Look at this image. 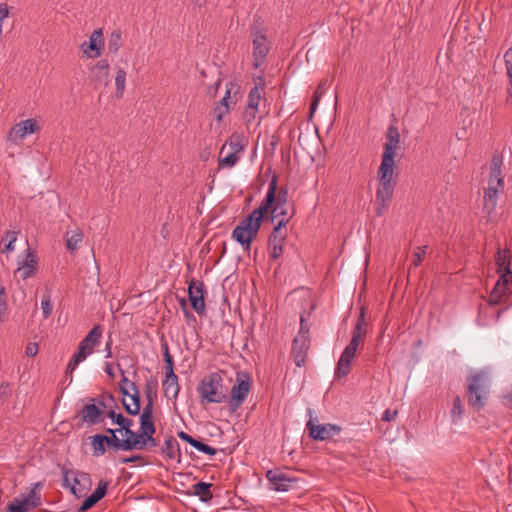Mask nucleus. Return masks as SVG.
<instances>
[{"label":"nucleus","instance_id":"6e6552de","mask_svg":"<svg viewBox=\"0 0 512 512\" xmlns=\"http://www.w3.org/2000/svg\"><path fill=\"white\" fill-rule=\"evenodd\" d=\"M278 177L274 175L269 183L268 191L265 198L263 199L260 206H264L268 201V208H265V215L269 212V209L275 205L285 206L288 201V187L282 186L278 189L277 186Z\"/></svg>","mask_w":512,"mask_h":512},{"label":"nucleus","instance_id":"412c9836","mask_svg":"<svg viewBox=\"0 0 512 512\" xmlns=\"http://www.w3.org/2000/svg\"><path fill=\"white\" fill-rule=\"evenodd\" d=\"M130 389L132 393H129L128 396L131 398L132 404L127 403L125 398H123L122 405L129 415L135 416L140 413V391L134 382L130 383Z\"/></svg>","mask_w":512,"mask_h":512},{"label":"nucleus","instance_id":"4468645a","mask_svg":"<svg viewBox=\"0 0 512 512\" xmlns=\"http://www.w3.org/2000/svg\"><path fill=\"white\" fill-rule=\"evenodd\" d=\"M95 402V398H89V403L84 405L80 411L79 415L82 424L87 423L89 425H94L103 422L105 412L97 406Z\"/></svg>","mask_w":512,"mask_h":512},{"label":"nucleus","instance_id":"2f4dec72","mask_svg":"<svg viewBox=\"0 0 512 512\" xmlns=\"http://www.w3.org/2000/svg\"><path fill=\"white\" fill-rule=\"evenodd\" d=\"M94 457L103 456L106 453V442L103 434H95L90 437Z\"/></svg>","mask_w":512,"mask_h":512},{"label":"nucleus","instance_id":"c756f323","mask_svg":"<svg viewBox=\"0 0 512 512\" xmlns=\"http://www.w3.org/2000/svg\"><path fill=\"white\" fill-rule=\"evenodd\" d=\"M104 441L106 442V446L114 451H128L127 448L131 447L132 444V442H130L129 440L120 439L116 435H104Z\"/></svg>","mask_w":512,"mask_h":512},{"label":"nucleus","instance_id":"3c124183","mask_svg":"<svg viewBox=\"0 0 512 512\" xmlns=\"http://www.w3.org/2000/svg\"><path fill=\"white\" fill-rule=\"evenodd\" d=\"M83 234L81 232H75L66 240V247L68 250L74 251L78 248V244L82 241Z\"/></svg>","mask_w":512,"mask_h":512},{"label":"nucleus","instance_id":"a878e982","mask_svg":"<svg viewBox=\"0 0 512 512\" xmlns=\"http://www.w3.org/2000/svg\"><path fill=\"white\" fill-rule=\"evenodd\" d=\"M212 484L206 482H197L192 486L193 495L199 497L202 502H209L213 498V494L210 490Z\"/></svg>","mask_w":512,"mask_h":512},{"label":"nucleus","instance_id":"a18cd8bd","mask_svg":"<svg viewBox=\"0 0 512 512\" xmlns=\"http://www.w3.org/2000/svg\"><path fill=\"white\" fill-rule=\"evenodd\" d=\"M126 72L124 69L119 68L116 72L115 85L116 91L119 96H122L125 90Z\"/></svg>","mask_w":512,"mask_h":512},{"label":"nucleus","instance_id":"9d476101","mask_svg":"<svg viewBox=\"0 0 512 512\" xmlns=\"http://www.w3.org/2000/svg\"><path fill=\"white\" fill-rule=\"evenodd\" d=\"M206 294L205 286L202 281L191 280L188 285V297L192 308L195 312L203 316L205 315V301L204 295Z\"/></svg>","mask_w":512,"mask_h":512},{"label":"nucleus","instance_id":"69168bd1","mask_svg":"<svg viewBox=\"0 0 512 512\" xmlns=\"http://www.w3.org/2000/svg\"><path fill=\"white\" fill-rule=\"evenodd\" d=\"M290 219L291 217L280 218L277 224L273 227L272 231H274V233L287 232L286 226L289 223Z\"/></svg>","mask_w":512,"mask_h":512},{"label":"nucleus","instance_id":"864d4df0","mask_svg":"<svg viewBox=\"0 0 512 512\" xmlns=\"http://www.w3.org/2000/svg\"><path fill=\"white\" fill-rule=\"evenodd\" d=\"M193 447L195 449H197L198 451L205 453L207 455H210V456H214L217 454V450L215 448H213V447L207 445L206 443H204L200 440H197V439L194 442Z\"/></svg>","mask_w":512,"mask_h":512},{"label":"nucleus","instance_id":"de8ad7c7","mask_svg":"<svg viewBox=\"0 0 512 512\" xmlns=\"http://www.w3.org/2000/svg\"><path fill=\"white\" fill-rule=\"evenodd\" d=\"M140 420V434L150 435L155 434L156 426L153 419H139Z\"/></svg>","mask_w":512,"mask_h":512},{"label":"nucleus","instance_id":"c85d7f7f","mask_svg":"<svg viewBox=\"0 0 512 512\" xmlns=\"http://www.w3.org/2000/svg\"><path fill=\"white\" fill-rule=\"evenodd\" d=\"M495 263L497 266V272L501 275L502 273H506V270H511L510 268V254L508 250L498 249L495 256Z\"/></svg>","mask_w":512,"mask_h":512},{"label":"nucleus","instance_id":"052dcab7","mask_svg":"<svg viewBox=\"0 0 512 512\" xmlns=\"http://www.w3.org/2000/svg\"><path fill=\"white\" fill-rule=\"evenodd\" d=\"M504 59H505L507 76L509 78V84L512 85V49H508L505 52Z\"/></svg>","mask_w":512,"mask_h":512},{"label":"nucleus","instance_id":"20e7f679","mask_svg":"<svg viewBox=\"0 0 512 512\" xmlns=\"http://www.w3.org/2000/svg\"><path fill=\"white\" fill-rule=\"evenodd\" d=\"M466 392L469 405L476 410L484 407V398L488 392V386L482 373H477L468 378Z\"/></svg>","mask_w":512,"mask_h":512},{"label":"nucleus","instance_id":"37998d69","mask_svg":"<svg viewBox=\"0 0 512 512\" xmlns=\"http://www.w3.org/2000/svg\"><path fill=\"white\" fill-rule=\"evenodd\" d=\"M269 212H270V216H267V217L265 216V219L268 221H271V222H273L275 219H277L279 217L280 218L289 217L288 211L285 208V206L275 205L269 209Z\"/></svg>","mask_w":512,"mask_h":512},{"label":"nucleus","instance_id":"774afa93","mask_svg":"<svg viewBox=\"0 0 512 512\" xmlns=\"http://www.w3.org/2000/svg\"><path fill=\"white\" fill-rule=\"evenodd\" d=\"M62 474H63V484L62 486L64 488H68L71 491V486L73 484V478H70L71 471L66 469L65 467H62Z\"/></svg>","mask_w":512,"mask_h":512},{"label":"nucleus","instance_id":"0e129e2a","mask_svg":"<svg viewBox=\"0 0 512 512\" xmlns=\"http://www.w3.org/2000/svg\"><path fill=\"white\" fill-rule=\"evenodd\" d=\"M7 310V303H6V291L5 287L0 286V319L3 318Z\"/></svg>","mask_w":512,"mask_h":512},{"label":"nucleus","instance_id":"9b49d317","mask_svg":"<svg viewBox=\"0 0 512 512\" xmlns=\"http://www.w3.org/2000/svg\"><path fill=\"white\" fill-rule=\"evenodd\" d=\"M266 478L270 483L273 490L279 492L288 491L292 484L297 482V479L289 476L287 473L280 469H271L266 472Z\"/></svg>","mask_w":512,"mask_h":512},{"label":"nucleus","instance_id":"09e8293b","mask_svg":"<svg viewBox=\"0 0 512 512\" xmlns=\"http://www.w3.org/2000/svg\"><path fill=\"white\" fill-rule=\"evenodd\" d=\"M163 356L165 362V372L174 371V361L173 357L169 352V346L166 341L162 343Z\"/></svg>","mask_w":512,"mask_h":512},{"label":"nucleus","instance_id":"4c0bfd02","mask_svg":"<svg viewBox=\"0 0 512 512\" xmlns=\"http://www.w3.org/2000/svg\"><path fill=\"white\" fill-rule=\"evenodd\" d=\"M132 426L133 425H128L127 427H124L122 429V431L124 432V435L126 437L124 440H129L130 442H132L131 447L127 448L128 451L137 449L138 444L140 443V438H141L140 433H136L131 429Z\"/></svg>","mask_w":512,"mask_h":512},{"label":"nucleus","instance_id":"bf43d9fd","mask_svg":"<svg viewBox=\"0 0 512 512\" xmlns=\"http://www.w3.org/2000/svg\"><path fill=\"white\" fill-rule=\"evenodd\" d=\"M153 412L154 400H147V403L140 414V419H153Z\"/></svg>","mask_w":512,"mask_h":512},{"label":"nucleus","instance_id":"aec40b11","mask_svg":"<svg viewBox=\"0 0 512 512\" xmlns=\"http://www.w3.org/2000/svg\"><path fill=\"white\" fill-rule=\"evenodd\" d=\"M108 485L109 483L107 481L100 480L94 492L86 497V499L82 502L78 508V512H86L95 506L106 495Z\"/></svg>","mask_w":512,"mask_h":512},{"label":"nucleus","instance_id":"a211bd4d","mask_svg":"<svg viewBox=\"0 0 512 512\" xmlns=\"http://www.w3.org/2000/svg\"><path fill=\"white\" fill-rule=\"evenodd\" d=\"M352 369V340L345 347L335 369V381L345 378Z\"/></svg>","mask_w":512,"mask_h":512},{"label":"nucleus","instance_id":"473e14b6","mask_svg":"<svg viewBox=\"0 0 512 512\" xmlns=\"http://www.w3.org/2000/svg\"><path fill=\"white\" fill-rule=\"evenodd\" d=\"M260 82L257 83L249 92L248 105L251 108H257L261 100V90L264 88V82L262 78H259Z\"/></svg>","mask_w":512,"mask_h":512},{"label":"nucleus","instance_id":"6e6d98bb","mask_svg":"<svg viewBox=\"0 0 512 512\" xmlns=\"http://www.w3.org/2000/svg\"><path fill=\"white\" fill-rule=\"evenodd\" d=\"M157 444L158 443H157V441L154 438V434L141 435L140 443L138 444L137 449L141 450V449H144L147 446L155 447V446H157Z\"/></svg>","mask_w":512,"mask_h":512},{"label":"nucleus","instance_id":"58836bf2","mask_svg":"<svg viewBox=\"0 0 512 512\" xmlns=\"http://www.w3.org/2000/svg\"><path fill=\"white\" fill-rule=\"evenodd\" d=\"M30 509L27 501L21 500L19 497L14 498L6 506V512H29Z\"/></svg>","mask_w":512,"mask_h":512},{"label":"nucleus","instance_id":"c9c22d12","mask_svg":"<svg viewBox=\"0 0 512 512\" xmlns=\"http://www.w3.org/2000/svg\"><path fill=\"white\" fill-rule=\"evenodd\" d=\"M161 450L169 459H175L177 452L179 453L180 451L177 440L172 436L165 440Z\"/></svg>","mask_w":512,"mask_h":512},{"label":"nucleus","instance_id":"72a5a7b5","mask_svg":"<svg viewBox=\"0 0 512 512\" xmlns=\"http://www.w3.org/2000/svg\"><path fill=\"white\" fill-rule=\"evenodd\" d=\"M328 86H329V81L327 79L322 81L321 83H319V85L317 86V88L313 94L312 101L310 103V107H309L310 116H312L313 113L315 112V110L317 109V106L321 100V97L325 93Z\"/></svg>","mask_w":512,"mask_h":512},{"label":"nucleus","instance_id":"cd10ccee","mask_svg":"<svg viewBox=\"0 0 512 512\" xmlns=\"http://www.w3.org/2000/svg\"><path fill=\"white\" fill-rule=\"evenodd\" d=\"M106 416L109 417L113 424H116L119 426L118 431L122 432V429L124 427H127L128 425H134V422L132 419L123 416L121 413H117L114 409V407H110L108 411L106 412Z\"/></svg>","mask_w":512,"mask_h":512},{"label":"nucleus","instance_id":"f704fd0d","mask_svg":"<svg viewBox=\"0 0 512 512\" xmlns=\"http://www.w3.org/2000/svg\"><path fill=\"white\" fill-rule=\"evenodd\" d=\"M512 283V270H506V273H502L496 282L493 289L498 288V293L501 296H505L508 291L509 284Z\"/></svg>","mask_w":512,"mask_h":512},{"label":"nucleus","instance_id":"e2e57ef3","mask_svg":"<svg viewBox=\"0 0 512 512\" xmlns=\"http://www.w3.org/2000/svg\"><path fill=\"white\" fill-rule=\"evenodd\" d=\"M106 399H108L109 401L113 402L115 404V398L114 396L107 392V393H104L102 394L99 398L96 399V402L98 403L97 406H99L101 409H106L107 408V404H106Z\"/></svg>","mask_w":512,"mask_h":512},{"label":"nucleus","instance_id":"2eb2a0df","mask_svg":"<svg viewBox=\"0 0 512 512\" xmlns=\"http://www.w3.org/2000/svg\"><path fill=\"white\" fill-rule=\"evenodd\" d=\"M71 475L73 476L71 493L75 495L76 498L85 497L92 485L90 475L85 472L73 470H71Z\"/></svg>","mask_w":512,"mask_h":512},{"label":"nucleus","instance_id":"dca6fc26","mask_svg":"<svg viewBox=\"0 0 512 512\" xmlns=\"http://www.w3.org/2000/svg\"><path fill=\"white\" fill-rule=\"evenodd\" d=\"M310 347V339L305 340L302 335H297L292 342L291 355L297 367L304 366L307 352Z\"/></svg>","mask_w":512,"mask_h":512},{"label":"nucleus","instance_id":"423d86ee","mask_svg":"<svg viewBox=\"0 0 512 512\" xmlns=\"http://www.w3.org/2000/svg\"><path fill=\"white\" fill-rule=\"evenodd\" d=\"M379 175V182L380 185L378 187L377 193H376V201H377V208L376 213L378 216H381L384 214L386 209L388 208L390 201L393 196V192L396 186V181L394 179L393 175H385L384 174H378Z\"/></svg>","mask_w":512,"mask_h":512},{"label":"nucleus","instance_id":"13d9d810","mask_svg":"<svg viewBox=\"0 0 512 512\" xmlns=\"http://www.w3.org/2000/svg\"><path fill=\"white\" fill-rule=\"evenodd\" d=\"M427 248H428L427 246H419L413 252V257H414L413 265L415 267L419 266L422 263L423 258L426 254Z\"/></svg>","mask_w":512,"mask_h":512},{"label":"nucleus","instance_id":"f8f14e48","mask_svg":"<svg viewBox=\"0 0 512 512\" xmlns=\"http://www.w3.org/2000/svg\"><path fill=\"white\" fill-rule=\"evenodd\" d=\"M40 129L35 119H26L15 124L8 134V139L14 143L23 140L26 135L38 132Z\"/></svg>","mask_w":512,"mask_h":512},{"label":"nucleus","instance_id":"e433bc0d","mask_svg":"<svg viewBox=\"0 0 512 512\" xmlns=\"http://www.w3.org/2000/svg\"><path fill=\"white\" fill-rule=\"evenodd\" d=\"M122 46V32L120 29L114 30L108 40V51L116 54Z\"/></svg>","mask_w":512,"mask_h":512},{"label":"nucleus","instance_id":"7ed1b4c3","mask_svg":"<svg viewBox=\"0 0 512 512\" xmlns=\"http://www.w3.org/2000/svg\"><path fill=\"white\" fill-rule=\"evenodd\" d=\"M387 142L385 143L382 162L378 174L394 176V157L400 141V134L396 126H389L387 131Z\"/></svg>","mask_w":512,"mask_h":512},{"label":"nucleus","instance_id":"680f3d73","mask_svg":"<svg viewBox=\"0 0 512 512\" xmlns=\"http://www.w3.org/2000/svg\"><path fill=\"white\" fill-rule=\"evenodd\" d=\"M307 318L304 314L300 316V329L297 335H302L305 340L310 339L309 326L306 323Z\"/></svg>","mask_w":512,"mask_h":512},{"label":"nucleus","instance_id":"8fccbe9b","mask_svg":"<svg viewBox=\"0 0 512 512\" xmlns=\"http://www.w3.org/2000/svg\"><path fill=\"white\" fill-rule=\"evenodd\" d=\"M239 158V154L230 151L226 156L219 159V166L233 167Z\"/></svg>","mask_w":512,"mask_h":512},{"label":"nucleus","instance_id":"79ce46f5","mask_svg":"<svg viewBox=\"0 0 512 512\" xmlns=\"http://www.w3.org/2000/svg\"><path fill=\"white\" fill-rule=\"evenodd\" d=\"M451 418L453 423H457L464 414V407L460 396H456L453 400V406L451 409Z\"/></svg>","mask_w":512,"mask_h":512},{"label":"nucleus","instance_id":"7c9ffc66","mask_svg":"<svg viewBox=\"0 0 512 512\" xmlns=\"http://www.w3.org/2000/svg\"><path fill=\"white\" fill-rule=\"evenodd\" d=\"M86 358H87V355L83 351V348H78V350L74 353V355L70 359V361L67 365V368H66V375L70 377V382L72 381V374H73L74 370Z\"/></svg>","mask_w":512,"mask_h":512},{"label":"nucleus","instance_id":"39448f33","mask_svg":"<svg viewBox=\"0 0 512 512\" xmlns=\"http://www.w3.org/2000/svg\"><path fill=\"white\" fill-rule=\"evenodd\" d=\"M251 378L248 373H237L236 381L231 388L228 399V407L231 412H235L242 406L251 389Z\"/></svg>","mask_w":512,"mask_h":512},{"label":"nucleus","instance_id":"ea45409f","mask_svg":"<svg viewBox=\"0 0 512 512\" xmlns=\"http://www.w3.org/2000/svg\"><path fill=\"white\" fill-rule=\"evenodd\" d=\"M41 309L44 319H48L53 311L51 292L49 290H45V292L42 294Z\"/></svg>","mask_w":512,"mask_h":512},{"label":"nucleus","instance_id":"4d7b16f0","mask_svg":"<svg viewBox=\"0 0 512 512\" xmlns=\"http://www.w3.org/2000/svg\"><path fill=\"white\" fill-rule=\"evenodd\" d=\"M6 239L8 240V243L1 248V252H12L14 250V243L17 239L16 232L14 231H7L6 232Z\"/></svg>","mask_w":512,"mask_h":512},{"label":"nucleus","instance_id":"1a4fd4ad","mask_svg":"<svg viewBox=\"0 0 512 512\" xmlns=\"http://www.w3.org/2000/svg\"><path fill=\"white\" fill-rule=\"evenodd\" d=\"M308 414L312 417V410L308 409ZM306 427L309 431V437L313 440H328L334 435L338 434L341 428L334 424H314L313 418L307 422Z\"/></svg>","mask_w":512,"mask_h":512},{"label":"nucleus","instance_id":"49530a36","mask_svg":"<svg viewBox=\"0 0 512 512\" xmlns=\"http://www.w3.org/2000/svg\"><path fill=\"white\" fill-rule=\"evenodd\" d=\"M144 393L146 400H155L157 397V382L152 378L148 379L145 383Z\"/></svg>","mask_w":512,"mask_h":512},{"label":"nucleus","instance_id":"ddd939ff","mask_svg":"<svg viewBox=\"0 0 512 512\" xmlns=\"http://www.w3.org/2000/svg\"><path fill=\"white\" fill-rule=\"evenodd\" d=\"M103 47L104 39L102 29L94 30L89 37V41L82 43L80 46L82 52L90 58L99 57Z\"/></svg>","mask_w":512,"mask_h":512},{"label":"nucleus","instance_id":"6ab92c4d","mask_svg":"<svg viewBox=\"0 0 512 512\" xmlns=\"http://www.w3.org/2000/svg\"><path fill=\"white\" fill-rule=\"evenodd\" d=\"M503 156L501 153L495 152L491 159L489 184L497 185L501 191L504 187V177L502 175Z\"/></svg>","mask_w":512,"mask_h":512},{"label":"nucleus","instance_id":"c03bdc74","mask_svg":"<svg viewBox=\"0 0 512 512\" xmlns=\"http://www.w3.org/2000/svg\"><path fill=\"white\" fill-rule=\"evenodd\" d=\"M37 271V268L33 265L29 264H19L17 270L15 271V275L19 274L23 280L28 279L33 276Z\"/></svg>","mask_w":512,"mask_h":512},{"label":"nucleus","instance_id":"f3484780","mask_svg":"<svg viewBox=\"0 0 512 512\" xmlns=\"http://www.w3.org/2000/svg\"><path fill=\"white\" fill-rule=\"evenodd\" d=\"M91 82L95 88L108 85L109 63L107 60L101 59L91 68Z\"/></svg>","mask_w":512,"mask_h":512},{"label":"nucleus","instance_id":"4be33fe9","mask_svg":"<svg viewBox=\"0 0 512 512\" xmlns=\"http://www.w3.org/2000/svg\"><path fill=\"white\" fill-rule=\"evenodd\" d=\"M180 386L178 383V376L174 371L165 372V380L163 381V392L168 398H177L179 394Z\"/></svg>","mask_w":512,"mask_h":512},{"label":"nucleus","instance_id":"5701e85b","mask_svg":"<svg viewBox=\"0 0 512 512\" xmlns=\"http://www.w3.org/2000/svg\"><path fill=\"white\" fill-rule=\"evenodd\" d=\"M368 322L366 320V307L361 306L360 314L357 323L354 326V354L357 351L358 345L362 337L366 334Z\"/></svg>","mask_w":512,"mask_h":512},{"label":"nucleus","instance_id":"338daca9","mask_svg":"<svg viewBox=\"0 0 512 512\" xmlns=\"http://www.w3.org/2000/svg\"><path fill=\"white\" fill-rule=\"evenodd\" d=\"M270 250V258L277 260L283 254V245H268Z\"/></svg>","mask_w":512,"mask_h":512},{"label":"nucleus","instance_id":"a19ab883","mask_svg":"<svg viewBox=\"0 0 512 512\" xmlns=\"http://www.w3.org/2000/svg\"><path fill=\"white\" fill-rule=\"evenodd\" d=\"M228 145L232 152L239 154L244 150L243 136L237 132H234L228 140Z\"/></svg>","mask_w":512,"mask_h":512},{"label":"nucleus","instance_id":"f03ea898","mask_svg":"<svg viewBox=\"0 0 512 512\" xmlns=\"http://www.w3.org/2000/svg\"><path fill=\"white\" fill-rule=\"evenodd\" d=\"M197 392L202 405L211 403L219 404L227 400V394L223 387V378L217 372L205 376L200 381Z\"/></svg>","mask_w":512,"mask_h":512},{"label":"nucleus","instance_id":"f257e3e1","mask_svg":"<svg viewBox=\"0 0 512 512\" xmlns=\"http://www.w3.org/2000/svg\"><path fill=\"white\" fill-rule=\"evenodd\" d=\"M268 205L267 201L264 206L254 209L233 229L232 238L241 244L244 250H249L252 241L256 238L265 220V208H268Z\"/></svg>","mask_w":512,"mask_h":512},{"label":"nucleus","instance_id":"603ef678","mask_svg":"<svg viewBox=\"0 0 512 512\" xmlns=\"http://www.w3.org/2000/svg\"><path fill=\"white\" fill-rule=\"evenodd\" d=\"M287 238V232L274 233L271 231L268 238V245H283Z\"/></svg>","mask_w":512,"mask_h":512},{"label":"nucleus","instance_id":"0eeeda50","mask_svg":"<svg viewBox=\"0 0 512 512\" xmlns=\"http://www.w3.org/2000/svg\"><path fill=\"white\" fill-rule=\"evenodd\" d=\"M251 37L253 44V66L254 68H259L270 51V42L267 36L257 28L251 29Z\"/></svg>","mask_w":512,"mask_h":512},{"label":"nucleus","instance_id":"b1692460","mask_svg":"<svg viewBox=\"0 0 512 512\" xmlns=\"http://www.w3.org/2000/svg\"><path fill=\"white\" fill-rule=\"evenodd\" d=\"M500 187L497 185L489 184V187L485 189L484 191V204L483 208L488 213L491 214L496 206H497V199L500 191Z\"/></svg>","mask_w":512,"mask_h":512},{"label":"nucleus","instance_id":"bb28decb","mask_svg":"<svg viewBox=\"0 0 512 512\" xmlns=\"http://www.w3.org/2000/svg\"><path fill=\"white\" fill-rule=\"evenodd\" d=\"M103 328L101 325H95L88 334L81 340L82 344L89 346V348H94L100 343V339L102 337Z\"/></svg>","mask_w":512,"mask_h":512},{"label":"nucleus","instance_id":"393cba45","mask_svg":"<svg viewBox=\"0 0 512 512\" xmlns=\"http://www.w3.org/2000/svg\"><path fill=\"white\" fill-rule=\"evenodd\" d=\"M42 487V483L38 482L33 484V487L30 489L29 493L24 495L21 500L27 501L28 506L31 509L38 508L41 506V495H40V489Z\"/></svg>","mask_w":512,"mask_h":512},{"label":"nucleus","instance_id":"5fc2aeb1","mask_svg":"<svg viewBox=\"0 0 512 512\" xmlns=\"http://www.w3.org/2000/svg\"><path fill=\"white\" fill-rule=\"evenodd\" d=\"M117 367H118V369H119V371H120V373H121V376H122L121 381H120V383H119V390H120V392H121V394H122L123 396L129 395V391H128L127 385L130 387V383H131L132 381H130V380L125 376V372H124V370L121 368V366H120V364H119V363H117Z\"/></svg>","mask_w":512,"mask_h":512}]
</instances>
